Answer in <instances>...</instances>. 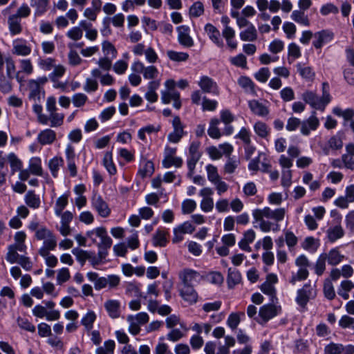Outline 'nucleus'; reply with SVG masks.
Segmentation results:
<instances>
[{
	"instance_id": "nucleus-35",
	"label": "nucleus",
	"mask_w": 354,
	"mask_h": 354,
	"mask_svg": "<svg viewBox=\"0 0 354 354\" xmlns=\"http://www.w3.org/2000/svg\"><path fill=\"white\" fill-rule=\"evenodd\" d=\"M64 164V160L62 157L55 156L51 158L48 164V169L54 178L58 176V172Z\"/></svg>"
},
{
	"instance_id": "nucleus-64",
	"label": "nucleus",
	"mask_w": 354,
	"mask_h": 354,
	"mask_svg": "<svg viewBox=\"0 0 354 354\" xmlns=\"http://www.w3.org/2000/svg\"><path fill=\"white\" fill-rule=\"evenodd\" d=\"M339 325L342 328L352 329L354 334V318L348 315H343L339 320Z\"/></svg>"
},
{
	"instance_id": "nucleus-57",
	"label": "nucleus",
	"mask_w": 354,
	"mask_h": 354,
	"mask_svg": "<svg viewBox=\"0 0 354 354\" xmlns=\"http://www.w3.org/2000/svg\"><path fill=\"white\" fill-rule=\"evenodd\" d=\"M115 342L113 340H107L104 343L103 346L97 348L96 354H113Z\"/></svg>"
},
{
	"instance_id": "nucleus-14",
	"label": "nucleus",
	"mask_w": 354,
	"mask_h": 354,
	"mask_svg": "<svg viewBox=\"0 0 354 354\" xmlns=\"http://www.w3.org/2000/svg\"><path fill=\"white\" fill-rule=\"evenodd\" d=\"M46 81V78L44 80L40 79L37 80H30L28 81V86L30 91L28 97L30 100L34 101L35 102H38L40 101L42 89L41 84L44 83Z\"/></svg>"
},
{
	"instance_id": "nucleus-5",
	"label": "nucleus",
	"mask_w": 354,
	"mask_h": 354,
	"mask_svg": "<svg viewBox=\"0 0 354 354\" xmlns=\"http://www.w3.org/2000/svg\"><path fill=\"white\" fill-rule=\"evenodd\" d=\"M171 124L173 131L168 134L167 140L169 142L176 144L186 135V132L184 130L185 124L181 122L178 116H175L173 118Z\"/></svg>"
},
{
	"instance_id": "nucleus-47",
	"label": "nucleus",
	"mask_w": 354,
	"mask_h": 354,
	"mask_svg": "<svg viewBox=\"0 0 354 354\" xmlns=\"http://www.w3.org/2000/svg\"><path fill=\"white\" fill-rule=\"evenodd\" d=\"M26 238V234L23 231H19L16 232L15 235V241L14 244H12L14 246H16L18 248L19 252H25L26 250V245L24 243V241Z\"/></svg>"
},
{
	"instance_id": "nucleus-27",
	"label": "nucleus",
	"mask_w": 354,
	"mask_h": 354,
	"mask_svg": "<svg viewBox=\"0 0 354 354\" xmlns=\"http://www.w3.org/2000/svg\"><path fill=\"white\" fill-rule=\"evenodd\" d=\"M180 295L184 301L189 304H194L198 301V293L193 287L183 286L180 291Z\"/></svg>"
},
{
	"instance_id": "nucleus-25",
	"label": "nucleus",
	"mask_w": 354,
	"mask_h": 354,
	"mask_svg": "<svg viewBox=\"0 0 354 354\" xmlns=\"http://www.w3.org/2000/svg\"><path fill=\"white\" fill-rule=\"evenodd\" d=\"M160 82L159 80L151 81L147 85V91L145 95V99L151 102L154 103L158 99V95L156 93V90L159 88Z\"/></svg>"
},
{
	"instance_id": "nucleus-2",
	"label": "nucleus",
	"mask_w": 354,
	"mask_h": 354,
	"mask_svg": "<svg viewBox=\"0 0 354 354\" xmlns=\"http://www.w3.org/2000/svg\"><path fill=\"white\" fill-rule=\"evenodd\" d=\"M303 100L308 104L312 108L324 111L326 106L331 101L329 84L327 82L322 84V95L319 97L315 92L311 91H305L301 96Z\"/></svg>"
},
{
	"instance_id": "nucleus-3",
	"label": "nucleus",
	"mask_w": 354,
	"mask_h": 354,
	"mask_svg": "<svg viewBox=\"0 0 354 354\" xmlns=\"http://www.w3.org/2000/svg\"><path fill=\"white\" fill-rule=\"evenodd\" d=\"M86 237L93 243H96L99 249H109L111 247L112 240L109 236L106 230L103 227H96L86 232Z\"/></svg>"
},
{
	"instance_id": "nucleus-39",
	"label": "nucleus",
	"mask_w": 354,
	"mask_h": 354,
	"mask_svg": "<svg viewBox=\"0 0 354 354\" xmlns=\"http://www.w3.org/2000/svg\"><path fill=\"white\" fill-rule=\"evenodd\" d=\"M222 35L225 38L227 46L231 50H234L237 48L238 43L234 39L235 30L233 28H227L225 30H222Z\"/></svg>"
},
{
	"instance_id": "nucleus-33",
	"label": "nucleus",
	"mask_w": 354,
	"mask_h": 354,
	"mask_svg": "<svg viewBox=\"0 0 354 354\" xmlns=\"http://www.w3.org/2000/svg\"><path fill=\"white\" fill-rule=\"evenodd\" d=\"M24 201L27 206L32 209H37L40 207L41 201L39 195H37L34 191H28L25 196Z\"/></svg>"
},
{
	"instance_id": "nucleus-20",
	"label": "nucleus",
	"mask_w": 354,
	"mask_h": 354,
	"mask_svg": "<svg viewBox=\"0 0 354 354\" xmlns=\"http://www.w3.org/2000/svg\"><path fill=\"white\" fill-rule=\"evenodd\" d=\"M205 31L209 39L218 48H223L224 43L221 37L220 31L212 24H207L205 26Z\"/></svg>"
},
{
	"instance_id": "nucleus-28",
	"label": "nucleus",
	"mask_w": 354,
	"mask_h": 354,
	"mask_svg": "<svg viewBox=\"0 0 354 354\" xmlns=\"http://www.w3.org/2000/svg\"><path fill=\"white\" fill-rule=\"evenodd\" d=\"M31 53V48L26 41L17 39L13 41L12 53L19 56H27Z\"/></svg>"
},
{
	"instance_id": "nucleus-23",
	"label": "nucleus",
	"mask_w": 354,
	"mask_h": 354,
	"mask_svg": "<svg viewBox=\"0 0 354 354\" xmlns=\"http://www.w3.org/2000/svg\"><path fill=\"white\" fill-rule=\"evenodd\" d=\"M154 172V165L152 161L142 157L138 176L142 178L151 176Z\"/></svg>"
},
{
	"instance_id": "nucleus-17",
	"label": "nucleus",
	"mask_w": 354,
	"mask_h": 354,
	"mask_svg": "<svg viewBox=\"0 0 354 354\" xmlns=\"http://www.w3.org/2000/svg\"><path fill=\"white\" fill-rule=\"evenodd\" d=\"M281 311V307L274 304H266L260 308L259 316L265 321L268 322L274 317L277 316Z\"/></svg>"
},
{
	"instance_id": "nucleus-62",
	"label": "nucleus",
	"mask_w": 354,
	"mask_h": 354,
	"mask_svg": "<svg viewBox=\"0 0 354 354\" xmlns=\"http://www.w3.org/2000/svg\"><path fill=\"white\" fill-rule=\"evenodd\" d=\"M74 106L80 108L85 105L88 101V97L82 93L74 94L71 98Z\"/></svg>"
},
{
	"instance_id": "nucleus-48",
	"label": "nucleus",
	"mask_w": 354,
	"mask_h": 354,
	"mask_svg": "<svg viewBox=\"0 0 354 354\" xmlns=\"http://www.w3.org/2000/svg\"><path fill=\"white\" fill-rule=\"evenodd\" d=\"M241 281V273L235 269L230 268L228 270L227 283L230 287H234Z\"/></svg>"
},
{
	"instance_id": "nucleus-44",
	"label": "nucleus",
	"mask_w": 354,
	"mask_h": 354,
	"mask_svg": "<svg viewBox=\"0 0 354 354\" xmlns=\"http://www.w3.org/2000/svg\"><path fill=\"white\" fill-rule=\"evenodd\" d=\"M72 254L75 257L77 261L84 266L85 262L88 260L90 257L91 251L84 250L79 248H75L72 250Z\"/></svg>"
},
{
	"instance_id": "nucleus-31",
	"label": "nucleus",
	"mask_w": 354,
	"mask_h": 354,
	"mask_svg": "<svg viewBox=\"0 0 354 354\" xmlns=\"http://www.w3.org/2000/svg\"><path fill=\"white\" fill-rule=\"evenodd\" d=\"M97 319V315L93 310H89L83 315L81 319V324L88 332L91 331L93 328V324Z\"/></svg>"
},
{
	"instance_id": "nucleus-51",
	"label": "nucleus",
	"mask_w": 354,
	"mask_h": 354,
	"mask_svg": "<svg viewBox=\"0 0 354 354\" xmlns=\"http://www.w3.org/2000/svg\"><path fill=\"white\" fill-rule=\"evenodd\" d=\"M239 164V159L229 157L223 167V172L227 174H233Z\"/></svg>"
},
{
	"instance_id": "nucleus-24",
	"label": "nucleus",
	"mask_w": 354,
	"mask_h": 354,
	"mask_svg": "<svg viewBox=\"0 0 354 354\" xmlns=\"http://www.w3.org/2000/svg\"><path fill=\"white\" fill-rule=\"evenodd\" d=\"M104 308L109 316L117 319L120 316V302L115 299H109L104 303Z\"/></svg>"
},
{
	"instance_id": "nucleus-61",
	"label": "nucleus",
	"mask_w": 354,
	"mask_h": 354,
	"mask_svg": "<svg viewBox=\"0 0 354 354\" xmlns=\"http://www.w3.org/2000/svg\"><path fill=\"white\" fill-rule=\"evenodd\" d=\"M197 204L195 201L192 199L184 200L181 205L182 213L183 214H188L193 212L196 208Z\"/></svg>"
},
{
	"instance_id": "nucleus-18",
	"label": "nucleus",
	"mask_w": 354,
	"mask_h": 354,
	"mask_svg": "<svg viewBox=\"0 0 354 354\" xmlns=\"http://www.w3.org/2000/svg\"><path fill=\"white\" fill-rule=\"evenodd\" d=\"M66 159L67 162V168L70 172V175L73 177L77 175V167L75 164L76 155L73 147L68 145L65 150Z\"/></svg>"
},
{
	"instance_id": "nucleus-7",
	"label": "nucleus",
	"mask_w": 354,
	"mask_h": 354,
	"mask_svg": "<svg viewBox=\"0 0 354 354\" xmlns=\"http://www.w3.org/2000/svg\"><path fill=\"white\" fill-rule=\"evenodd\" d=\"M179 278L185 286L193 287L194 285L200 283L203 279V275L194 270L186 268L179 273Z\"/></svg>"
},
{
	"instance_id": "nucleus-16",
	"label": "nucleus",
	"mask_w": 354,
	"mask_h": 354,
	"mask_svg": "<svg viewBox=\"0 0 354 354\" xmlns=\"http://www.w3.org/2000/svg\"><path fill=\"white\" fill-rule=\"evenodd\" d=\"M161 100L163 104H169L174 101L173 106L176 109L181 107V101L180 100V93L176 90H165L161 92Z\"/></svg>"
},
{
	"instance_id": "nucleus-13",
	"label": "nucleus",
	"mask_w": 354,
	"mask_h": 354,
	"mask_svg": "<svg viewBox=\"0 0 354 354\" xmlns=\"http://www.w3.org/2000/svg\"><path fill=\"white\" fill-rule=\"evenodd\" d=\"M337 214V216L335 219V225L330 226L326 231L328 239L330 242H335L344 235V230L341 225L342 216L338 214Z\"/></svg>"
},
{
	"instance_id": "nucleus-6",
	"label": "nucleus",
	"mask_w": 354,
	"mask_h": 354,
	"mask_svg": "<svg viewBox=\"0 0 354 354\" xmlns=\"http://www.w3.org/2000/svg\"><path fill=\"white\" fill-rule=\"evenodd\" d=\"M176 148L166 146L164 150V158L162 165L165 168H169L172 166L180 167L183 165V160L180 157L176 156Z\"/></svg>"
},
{
	"instance_id": "nucleus-9",
	"label": "nucleus",
	"mask_w": 354,
	"mask_h": 354,
	"mask_svg": "<svg viewBox=\"0 0 354 354\" xmlns=\"http://www.w3.org/2000/svg\"><path fill=\"white\" fill-rule=\"evenodd\" d=\"M319 124V120L317 117L316 111H314L308 118L301 121L300 132L303 136H308L311 131H316Z\"/></svg>"
},
{
	"instance_id": "nucleus-19",
	"label": "nucleus",
	"mask_w": 354,
	"mask_h": 354,
	"mask_svg": "<svg viewBox=\"0 0 354 354\" xmlns=\"http://www.w3.org/2000/svg\"><path fill=\"white\" fill-rule=\"evenodd\" d=\"M278 282L277 276L270 273L267 275L266 281L261 285V290L266 295L273 297L276 293L274 285Z\"/></svg>"
},
{
	"instance_id": "nucleus-63",
	"label": "nucleus",
	"mask_w": 354,
	"mask_h": 354,
	"mask_svg": "<svg viewBox=\"0 0 354 354\" xmlns=\"http://www.w3.org/2000/svg\"><path fill=\"white\" fill-rule=\"evenodd\" d=\"M324 293L325 297L329 300H332L335 297L334 287L330 279H326L324 281Z\"/></svg>"
},
{
	"instance_id": "nucleus-15",
	"label": "nucleus",
	"mask_w": 354,
	"mask_h": 354,
	"mask_svg": "<svg viewBox=\"0 0 354 354\" xmlns=\"http://www.w3.org/2000/svg\"><path fill=\"white\" fill-rule=\"evenodd\" d=\"M198 84L204 93H212L215 95H219V89L216 82L208 76H202Z\"/></svg>"
},
{
	"instance_id": "nucleus-26",
	"label": "nucleus",
	"mask_w": 354,
	"mask_h": 354,
	"mask_svg": "<svg viewBox=\"0 0 354 354\" xmlns=\"http://www.w3.org/2000/svg\"><path fill=\"white\" fill-rule=\"evenodd\" d=\"M248 105L251 111L255 115L261 117H265L269 113L268 107L258 100H250L248 102Z\"/></svg>"
},
{
	"instance_id": "nucleus-34",
	"label": "nucleus",
	"mask_w": 354,
	"mask_h": 354,
	"mask_svg": "<svg viewBox=\"0 0 354 354\" xmlns=\"http://www.w3.org/2000/svg\"><path fill=\"white\" fill-rule=\"evenodd\" d=\"M354 288V282L350 280H344L337 289V293L344 299H349V292Z\"/></svg>"
},
{
	"instance_id": "nucleus-50",
	"label": "nucleus",
	"mask_w": 354,
	"mask_h": 354,
	"mask_svg": "<svg viewBox=\"0 0 354 354\" xmlns=\"http://www.w3.org/2000/svg\"><path fill=\"white\" fill-rule=\"evenodd\" d=\"M285 243L287 245L290 251H292L293 248L297 245L298 238L295 234L290 230L284 231Z\"/></svg>"
},
{
	"instance_id": "nucleus-55",
	"label": "nucleus",
	"mask_w": 354,
	"mask_h": 354,
	"mask_svg": "<svg viewBox=\"0 0 354 354\" xmlns=\"http://www.w3.org/2000/svg\"><path fill=\"white\" fill-rule=\"evenodd\" d=\"M16 321L20 328L30 333H34L35 331V326L30 322L27 318L18 317Z\"/></svg>"
},
{
	"instance_id": "nucleus-4",
	"label": "nucleus",
	"mask_w": 354,
	"mask_h": 354,
	"mask_svg": "<svg viewBox=\"0 0 354 354\" xmlns=\"http://www.w3.org/2000/svg\"><path fill=\"white\" fill-rule=\"evenodd\" d=\"M317 290L315 286L306 283L301 289L297 290L296 301L302 308H304L310 299L315 297Z\"/></svg>"
},
{
	"instance_id": "nucleus-11",
	"label": "nucleus",
	"mask_w": 354,
	"mask_h": 354,
	"mask_svg": "<svg viewBox=\"0 0 354 354\" xmlns=\"http://www.w3.org/2000/svg\"><path fill=\"white\" fill-rule=\"evenodd\" d=\"M324 354H354V345L344 346L342 344L331 342L324 348Z\"/></svg>"
},
{
	"instance_id": "nucleus-58",
	"label": "nucleus",
	"mask_w": 354,
	"mask_h": 354,
	"mask_svg": "<svg viewBox=\"0 0 354 354\" xmlns=\"http://www.w3.org/2000/svg\"><path fill=\"white\" fill-rule=\"evenodd\" d=\"M127 321H132L137 322L138 324L144 325L149 320V317L147 313L142 312L136 314V315H129L127 318Z\"/></svg>"
},
{
	"instance_id": "nucleus-46",
	"label": "nucleus",
	"mask_w": 354,
	"mask_h": 354,
	"mask_svg": "<svg viewBox=\"0 0 354 354\" xmlns=\"http://www.w3.org/2000/svg\"><path fill=\"white\" fill-rule=\"evenodd\" d=\"M167 55L173 62H186L189 59V54L185 52H178L175 50H167Z\"/></svg>"
},
{
	"instance_id": "nucleus-45",
	"label": "nucleus",
	"mask_w": 354,
	"mask_h": 354,
	"mask_svg": "<svg viewBox=\"0 0 354 354\" xmlns=\"http://www.w3.org/2000/svg\"><path fill=\"white\" fill-rule=\"evenodd\" d=\"M38 252L45 259V262L48 267L55 268L57 265V258L55 255L50 254V251L39 249Z\"/></svg>"
},
{
	"instance_id": "nucleus-21",
	"label": "nucleus",
	"mask_w": 354,
	"mask_h": 354,
	"mask_svg": "<svg viewBox=\"0 0 354 354\" xmlns=\"http://www.w3.org/2000/svg\"><path fill=\"white\" fill-rule=\"evenodd\" d=\"M56 139V132L51 129H46L41 131L37 138V142L41 145H50Z\"/></svg>"
},
{
	"instance_id": "nucleus-43",
	"label": "nucleus",
	"mask_w": 354,
	"mask_h": 354,
	"mask_svg": "<svg viewBox=\"0 0 354 354\" xmlns=\"http://www.w3.org/2000/svg\"><path fill=\"white\" fill-rule=\"evenodd\" d=\"M254 131L258 136L262 138H267L270 133V129L268 125L261 121H258L254 124Z\"/></svg>"
},
{
	"instance_id": "nucleus-40",
	"label": "nucleus",
	"mask_w": 354,
	"mask_h": 354,
	"mask_svg": "<svg viewBox=\"0 0 354 354\" xmlns=\"http://www.w3.org/2000/svg\"><path fill=\"white\" fill-rule=\"evenodd\" d=\"M328 263L331 266H336L341 263L344 256L341 254L337 249L330 250L328 254H325Z\"/></svg>"
},
{
	"instance_id": "nucleus-30",
	"label": "nucleus",
	"mask_w": 354,
	"mask_h": 354,
	"mask_svg": "<svg viewBox=\"0 0 354 354\" xmlns=\"http://www.w3.org/2000/svg\"><path fill=\"white\" fill-rule=\"evenodd\" d=\"M220 120L216 118L210 119L209 125L207 129V134L213 139H219L222 136V133L218 127Z\"/></svg>"
},
{
	"instance_id": "nucleus-1",
	"label": "nucleus",
	"mask_w": 354,
	"mask_h": 354,
	"mask_svg": "<svg viewBox=\"0 0 354 354\" xmlns=\"http://www.w3.org/2000/svg\"><path fill=\"white\" fill-rule=\"evenodd\" d=\"M286 212L285 207L272 209L269 207H265L263 209H254L252 216L262 232H278L280 230L278 223L284 219Z\"/></svg>"
},
{
	"instance_id": "nucleus-32",
	"label": "nucleus",
	"mask_w": 354,
	"mask_h": 354,
	"mask_svg": "<svg viewBox=\"0 0 354 354\" xmlns=\"http://www.w3.org/2000/svg\"><path fill=\"white\" fill-rule=\"evenodd\" d=\"M28 169L32 174L41 176L43 175V169L41 158L39 157L31 158L28 163Z\"/></svg>"
},
{
	"instance_id": "nucleus-54",
	"label": "nucleus",
	"mask_w": 354,
	"mask_h": 354,
	"mask_svg": "<svg viewBox=\"0 0 354 354\" xmlns=\"http://www.w3.org/2000/svg\"><path fill=\"white\" fill-rule=\"evenodd\" d=\"M18 248L16 246L10 245L8 247V252L6 254V259L10 263H17L21 255L17 253Z\"/></svg>"
},
{
	"instance_id": "nucleus-52",
	"label": "nucleus",
	"mask_w": 354,
	"mask_h": 354,
	"mask_svg": "<svg viewBox=\"0 0 354 354\" xmlns=\"http://www.w3.org/2000/svg\"><path fill=\"white\" fill-rule=\"evenodd\" d=\"M205 169L207 179L212 184L221 178L216 166L209 164L205 167Z\"/></svg>"
},
{
	"instance_id": "nucleus-12",
	"label": "nucleus",
	"mask_w": 354,
	"mask_h": 354,
	"mask_svg": "<svg viewBox=\"0 0 354 354\" xmlns=\"http://www.w3.org/2000/svg\"><path fill=\"white\" fill-rule=\"evenodd\" d=\"M178 41L179 44L185 47L191 48L194 45V41L190 36V28L189 26L183 25L177 27Z\"/></svg>"
},
{
	"instance_id": "nucleus-8",
	"label": "nucleus",
	"mask_w": 354,
	"mask_h": 354,
	"mask_svg": "<svg viewBox=\"0 0 354 354\" xmlns=\"http://www.w3.org/2000/svg\"><path fill=\"white\" fill-rule=\"evenodd\" d=\"M198 194L202 197L200 203L201 210L204 212H211L214 208V200L212 197L214 194V190L211 187H205L199 191Z\"/></svg>"
},
{
	"instance_id": "nucleus-38",
	"label": "nucleus",
	"mask_w": 354,
	"mask_h": 354,
	"mask_svg": "<svg viewBox=\"0 0 354 354\" xmlns=\"http://www.w3.org/2000/svg\"><path fill=\"white\" fill-rule=\"evenodd\" d=\"M291 19L297 24H299L304 26H309L310 19L305 14V11L300 10H295L291 14Z\"/></svg>"
},
{
	"instance_id": "nucleus-49",
	"label": "nucleus",
	"mask_w": 354,
	"mask_h": 354,
	"mask_svg": "<svg viewBox=\"0 0 354 354\" xmlns=\"http://www.w3.org/2000/svg\"><path fill=\"white\" fill-rule=\"evenodd\" d=\"M48 0H30V5L35 8V15H41L46 11Z\"/></svg>"
},
{
	"instance_id": "nucleus-59",
	"label": "nucleus",
	"mask_w": 354,
	"mask_h": 354,
	"mask_svg": "<svg viewBox=\"0 0 354 354\" xmlns=\"http://www.w3.org/2000/svg\"><path fill=\"white\" fill-rule=\"evenodd\" d=\"M48 237L44 239L43 245L40 249L46 251L54 250L57 246V239L53 232Z\"/></svg>"
},
{
	"instance_id": "nucleus-10",
	"label": "nucleus",
	"mask_w": 354,
	"mask_h": 354,
	"mask_svg": "<svg viewBox=\"0 0 354 354\" xmlns=\"http://www.w3.org/2000/svg\"><path fill=\"white\" fill-rule=\"evenodd\" d=\"M313 46L316 49H321L322 46L332 41L334 39V33L327 29L322 30L314 33Z\"/></svg>"
},
{
	"instance_id": "nucleus-60",
	"label": "nucleus",
	"mask_w": 354,
	"mask_h": 354,
	"mask_svg": "<svg viewBox=\"0 0 354 354\" xmlns=\"http://www.w3.org/2000/svg\"><path fill=\"white\" fill-rule=\"evenodd\" d=\"M51 127H58L62 125L64 119V114L62 113L54 112L49 114Z\"/></svg>"
},
{
	"instance_id": "nucleus-41",
	"label": "nucleus",
	"mask_w": 354,
	"mask_h": 354,
	"mask_svg": "<svg viewBox=\"0 0 354 354\" xmlns=\"http://www.w3.org/2000/svg\"><path fill=\"white\" fill-rule=\"evenodd\" d=\"M168 232L163 229H158L153 236V245L164 247L167 243V236Z\"/></svg>"
},
{
	"instance_id": "nucleus-53",
	"label": "nucleus",
	"mask_w": 354,
	"mask_h": 354,
	"mask_svg": "<svg viewBox=\"0 0 354 354\" xmlns=\"http://www.w3.org/2000/svg\"><path fill=\"white\" fill-rule=\"evenodd\" d=\"M67 204H68V195L67 194H63L57 199L55 206V213L56 216H59L61 215V213L62 212L64 209L66 207Z\"/></svg>"
},
{
	"instance_id": "nucleus-56",
	"label": "nucleus",
	"mask_w": 354,
	"mask_h": 354,
	"mask_svg": "<svg viewBox=\"0 0 354 354\" xmlns=\"http://www.w3.org/2000/svg\"><path fill=\"white\" fill-rule=\"evenodd\" d=\"M297 70L299 75L307 80H313L315 76V73L313 68L310 66L302 67L300 64H297Z\"/></svg>"
},
{
	"instance_id": "nucleus-36",
	"label": "nucleus",
	"mask_w": 354,
	"mask_h": 354,
	"mask_svg": "<svg viewBox=\"0 0 354 354\" xmlns=\"http://www.w3.org/2000/svg\"><path fill=\"white\" fill-rule=\"evenodd\" d=\"M240 39L243 41H254L257 39L258 33L255 26L246 28L239 33Z\"/></svg>"
},
{
	"instance_id": "nucleus-37",
	"label": "nucleus",
	"mask_w": 354,
	"mask_h": 354,
	"mask_svg": "<svg viewBox=\"0 0 354 354\" xmlns=\"http://www.w3.org/2000/svg\"><path fill=\"white\" fill-rule=\"evenodd\" d=\"M8 28L12 35L19 34L22 31L21 19L11 15L8 19Z\"/></svg>"
},
{
	"instance_id": "nucleus-29",
	"label": "nucleus",
	"mask_w": 354,
	"mask_h": 354,
	"mask_svg": "<svg viewBox=\"0 0 354 354\" xmlns=\"http://www.w3.org/2000/svg\"><path fill=\"white\" fill-rule=\"evenodd\" d=\"M161 129V126L160 124H148L146 125L141 129H140L138 131V137L140 140L143 142L147 141L146 135H151L152 133H157Z\"/></svg>"
},
{
	"instance_id": "nucleus-22",
	"label": "nucleus",
	"mask_w": 354,
	"mask_h": 354,
	"mask_svg": "<svg viewBox=\"0 0 354 354\" xmlns=\"http://www.w3.org/2000/svg\"><path fill=\"white\" fill-rule=\"evenodd\" d=\"M92 205L102 217H107L111 212L106 203L100 196H95L92 199Z\"/></svg>"
},
{
	"instance_id": "nucleus-42",
	"label": "nucleus",
	"mask_w": 354,
	"mask_h": 354,
	"mask_svg": "<svg viewBox=\"0 0 354 354\" xmlns=\"http://www.w3.org/2000/svg\"><path fill=\"white\" fill-rule=\"evenodd\" d=\"M103 165L109 174L115 175L116 174L117 169L113 161L111 151H107L105 153L103 158Z\"/></svg>"
}]
</instances>
